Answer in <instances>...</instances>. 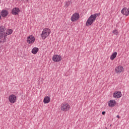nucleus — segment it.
Instances as JSON below:
<instances>
[{
	"mask_svg": "<svg viewBox=\"0 0 129 129\" xmlns=\"http://www.w3.org/2000/svg\"><path fill=\"white\" fill-rule=\"evenodd\" d=\"M99 16H100V13H96L91 15L90 17L88 19L86 23V26H91V25L93 24V22H95L96 18H97V17H98Z\"/></svg>",
	"mask_w": 129,
	"mask_h": 129,
	"instance_id": "obj_1",
	"label": "nucleus"
},
{
	"mask_svg": "<svg viewBox=\"0 0 129 129\" xmlns=\"http://www.w3.org/2000/svg\"><path fill=\"white\" fill-rule=\"evenodd\" d=\"M50 33H51L50 29H49L48 28H44L40 35L42 39L45 40V39H46V38H47L48 36L50 35Z\"/></svg>",
	"mask_w": 129,
	"mask_h": 129,
	"instance_id": "obj_2",
	"label": "nucleus"
},
{
	"mask_svg": "<svg viewBox=\"0 0 129 129\" xmlns=\"http://www.w3.org/2000/svg\"><path fill=\"white\" fill-rule=\"evenodd\" d=\"M61 110L68 111L70 109V105L68 103H62L60 106Z\"/></svg>",
	"mask_w": 129,
	"mask_h": 129,
	"instance_id": "obj_3",
	"label": "nucleus"
},
{
	"mask_svg": "<svg viewBox=\"0 0 129 129\" xmlns=\"http://www.w3.org/2000/svg\"><path fill=\"white\" fill-rule=\"evenodd\" d=\"M80 16L79 13H75L74 14L71 18L72 22H76V21L79 20Z\"/></svg>",
	"mask_w": 129,
	"mask_h": 129,
	"instance_id": "obj_4",
	"label": "nucleus"
},
{
	"mask_svg": "<svg viewBox=\"0 0 129 129\" xmlns=\"http://www.w3.org/2000/svg\"><path fill=\"white\" fill-rule=\"evenodd\" d=\"M9 100L10 103H15L17 101V97L14 94L11 95L9 97Z\"/></svg>",
	"mask_w": 129,
	"mask_h": 129,
	"instance_id": "obj_5",
	"label": "nucleus"
},
{
	"mask_svg": "<svg viewBox=\"0 0 129 129\" xmlns=\"http://www.w3.org/2000/svg\"><path fill=\"white\" fill-rule=\"evenodd\" d=\"M52 60L54 62H60L62 60V57L58 54H55L53 56Z\"/></svg>",
	"mask_w": 129,
	"mask_h": 129,
	"instance_id": "obj_6",
	"label": "nucleus"
},
{
	"mask_svg": "<svg viewBox=\"0 0 129 129\" xmlns=\"http://www.w3.org/2000/svg\"><path fill=\"white\" fill-rule=\"evenodd\" d=\"M27 42L28 44H33L35 42V37L32 35L28 36L27 38Z\"/></svg>",
	"mask_w": 129,
	"mask_h": 129,
	"instance_id": "obj_7",
	"label": "nucleus"
},
{
	"mask_svg": "<svg viewBox=\"0 0 129 129\" xmlns=\"http://www.w3.org/2000/svg\"><path fill=\"white\" fill-rule=\"evenodd\" d=\"M115 71L116 73H117V74L121 73V72H123V67H122L120 66L116 67L115 68Z\"/></svg>",
	"mask_w": 129,
	"mask_h": 129,
	"instance_id": "obj_8",
	"label": "nucleus"
},
{
	"mask_svg": "<svg viewBox=\"0 0 129 129\" xmlns=\"http://www.w3.org/2000/svg\"><path fill=\"white\" fill-rule=\"evenodd\" d=\"M19 12L20 9L19 8H15L12 11V15H14V16H17V15H19Z\"/></svg>",
	"mask_w": 129,
	"mask_h": 129,
	"instance_id": "obj_9",
	"label": "nucleus"
},
{
	"mask_svg": "<svg viewBox=\"0 0 129 129\" xmlns=\"http://www.w3.org/2000/svg\"><path fill=\"white\" fill-rule=\"evenodd\" d=\"M121 13L123 15H125V16H129V9H127L126 8H124L121 11Z\"/></svg>",
	"mask_w": 129,
	"mask_h": 129,
	"instance_id": "obj_10",
	"label": "nucleus"
},
{
	"mask_svg": "<svg viewBox=\"0 0 129 129\" xmlns=\"http://www.w3.org/2000/svg\"><path fill=\"white\" fill-rule=\"evenodd\" d=\"M121 92L118 91V92H115L113 94V97L114 98H120V97L121 96Z\"/></svg>",
	"mask_w": 129,
	"mask_h": 129,
	"instance_id": "obj_11",
	"label": "nucleus"
},
{
	"mask_svg": "<svg viewBox=\"0 0 129 129\" xmlns=\"http://www.w3.org/2000/svg\"><path fill=\"white\" fill-rule=\"evenodd\" d=\"M116 103V102H115V100H110L108 102V105L110 107H113L115 105Z\"/></svg>",
	"mask_w": 129,
	"mask_h": 129,
	"instance_id": "obj_12",
	"label": "nucleus"
},
{
	"mask_svg": "<svg viewBox=\"0 0 129 129\" xmlns=\"http://www.w3.org/2000/svg\"><path fill=\"white\" fill-rule=\"evenodd\" d=\"M9 15V12L7 10H3L1 12V16L2 17H7Z\"/></svg>",
	"mask_w": 129,
	"mask_h": 129,
	"instance_id": "obj_13",
	"label": "nucleus"
},
{
	"mask_svg": "<svg viewBox=\"0 0 129 129\" xmlns=\"http://www.w3.org/2000/svg\"><path fill=\"white\" fill-rule=\"evenodd\" d=\"M43 102L45 104L49 103L50 102V97L46 96L44 98Z\"/></svg>",
	"mask_w": 129,
	"mask_h": 129,
	"instance_id": "obj_14",
	"label": "nucleus"
},
{
	"mask_svg": "<svg viewBox=\"0 0 129 129\" xmlns=\"http://www.w3.org/2000/svg\"><path fill=\"white\" fill-rule=\"evenodd\" d=\"M38 51H39V48L38 47H34L32 49L31 52L32 54H37Z\"/></svg>",
	"mask_w": 129,
	"mask_h": 129,
	"instance_id": "obj_15",
	"label": "nucleus"
},
{
	"mask_svg": "<svg viewBox=\"0 0 129 129\" xmlns=\"http://www.w3.org/2000/svg\"><path fill=\"white\" fill-rule=\"evenodd\" d=\"M116 55H117V52H114L110 56L111 60H114V58L116 57Z\"/></svg>",
	"mask_w": 129,
	"mask_h": 129,
	"instance_id": "obj_16",
	"label": "nucleus"
},
{
	"mask_svg": "<svg viewBox=\"0 0 129 129\" xmlns=\"http://www.w3.org/2000/svg\"><path fill=\"white\" fill-rule=\"evenodd\" d=\"M71 4H72V2H71V1H68V2H65V4H64L65 8H68L69 6H70V5H71Z\"/></svg>",
	"mask_w": 129,
	"mask_h": 129,
	"instance_id": "obj_17",
	"label": "nucleus"
},
{
	"mask_svg": "<svg viewBox=\"0 0 129 129\" xmlns=\"http://www.w3.org/2000/svg\"><path fill=\"white\" fill-rule=\"evenodd\" d=\"M13 34V29H8L6 32L7 35H12Z\"/></svg>",
	"mask_w": 129,
	"mask_h": 129,
	"instance_id": "obj_18",
	"label": "nucleus"
},
{
	"mask_svg": "<svg viewBox=\"0 0 129 129\" xmlns=\"http://www.w3.org/2000/svg\"><path fill=\"white\" fill-rule=\"evenodd\" d=\"M0 32L1 33H4V32H5V26H1L0 27Z\"/></svg>",
	"mask_w": 129,
	"mask_h": 129,
	"instance_id": "obj_19",
	"label": "nucleus"
},
{
	"mask_svg": "<svg viewBox=\"0 0 129 129\" xmlns=\"http://www.w3.org/2000/svg\"><path fill=\"white\" fill-rule=\"evenodd\" d=\"M113 34H114V35H118V33L117 32V30H114L113 31Z\"/></svg>",
	"mask_w": 129,
	"mask_h": 129,
	"instance_id": "obj_20",
	"label": "nucleus"
},
{
	"mask_svg": "<svg viewBox=\"0 0 129 129\" xmlns=\"http://www.w3.org/2000/svg\"><path fill=\"white\" fill-rule=\"evenodd\" d=\"M29 2V0H24V3H28Z\"/></svg>",
	"mask_w": 129,
	"mask_h": 129,
	"instance_id": "obj_21",
	"label": "nucleus"
},
{
	"mask_svg": "<svg viewBox=\"0 0 129 129\" xmlns=\"http://www.w3.org/2000/svg\"><path fill=\"white\" fill-rule=\"evenodd\" d=\"M102 114H103V115H104V114H105V111H103L102 112Z\"/></svg>",
	"mask_w": 129,
	"mask_h": 129,
	"instance_id": "obj_22",
	"label": "nucleus"
},
{
	"mask_svg": "<svg viewBox=\"0 0 129 129\" xmlns=\"http://www.w3.org/2000/svg\"><path fill=\"white\" fill-rule=\"evenodd\" d=\"M116 117H117V118H119V115H117V116H116Z\"/></svg>",
	"mask_w": 129,
	"mask_h": 129,
	"instance_id": "obj_23",
	"label": "nucleus"
},
{
	"mask_svg": "<svg viewBox=\"0 0 129 129\" xmlns=\"http://www.w3.org/2000/svg\"><path fill=\"white\" fill-rule=\"evenodd\" d=\"M24 0H21V1H22V2H24Z\"/></svg>",
	"mask_w": 129,
	"mask_h": 129,
	"instance_id": "obj_24",
	"label": "nucleus"
}]
</instances>
